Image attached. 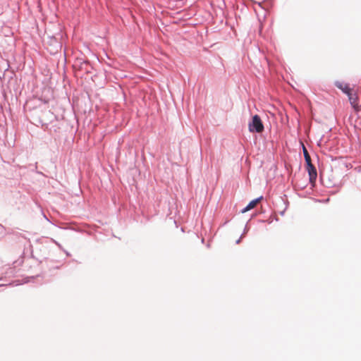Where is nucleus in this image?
Returning a JSON list of instances; mask_svg holds the SVG:
<instances>
[{"label":"nucleus","mask_w":361,"mask_h":361,"mask_svg":"<svg viewBox=\"0 0 361 361\" xmlns=\"http://www.w3.org/2000/svg\"><path fill=\"white\" fill-rule=\"evenodd\" d=\"M249 130L251 132L262 133L264 130V126L258 115H255L252 121L249 124Z\"/></svg>","instance_id":"f257e3e1"},{"label":"nucleus","mask_w":361,"mask_h":361,"mask_svg":"<svg viewBox=\"0 0 361 361\" xmlns=\"http://www.w3.org/2000/svg\"><path fill=\"white\" fill-rule=\"evenodd\" d=\"M348 97L349 102L354 110L355 111H360L361 110V106L359 105V97L357 92L353 91Z\"/></svg>","instance_id":"f03ea898"},{"label":"nucleus","mask_w":361,"mask_h":361,"mask_svg":"<svg viewBox=\"0 0 361 361\" xmlns=\"http://www.w3.org/2000/svg\"><path fill=\"white\" fill-rule=\"evenodd\" d=\"M335 85L348 96L354 91L353 89L351 88L347 83H343L338 81L336 82Z\"/></svg>","instance_id":"20e7f679"},{"label":"nucleus","mask_w":361,"mask_h":361,"mask_svg":"<svg viewBox=\"0 0 361 361\" xmlns=\"http://www.w3.org/2000/svg\"><path fill=\"white\" fill-rule=\"evenodd\" d=\"M262 199V197H259V198H257V199H255V200H252V201H251V202L247 204V206L242 210V212H243V213H245V212H247V211H249V210H250V209H252L255 208V207L257 206V204L260 202V200H261Z\"/></svg>","instance_id":"39448f33"},{"label":"nucleus","mask_w":361,"mask_h":361,"mask_svg":"<svg viewBox=\"0 0 361 361\" xmlns=\"http://www.w3.org/2000/svg\"><path fill=\"white\" fill-rule=\"evenodd\" d=\"M307 171L309 173L310 183H314L317 177L316 168L313 166L312 163H309L307 164Z\"/></svg>","instance_id":"7ed1b4c3"},{"label":"nucleus","mask_w":361,"mask_h":361,"mask_svg":"<svg viewBox=\"0 0 361 361\" xmlns=\"http://www.w3.org/2000/svg\"><path fill=\"white\" fill-rule=\"evenodd\" d=\"M303 153L306 164L312 163L310 156L305 147H303Z\"/></svg>","instance_id":"423d86ee"}]
</instances>
